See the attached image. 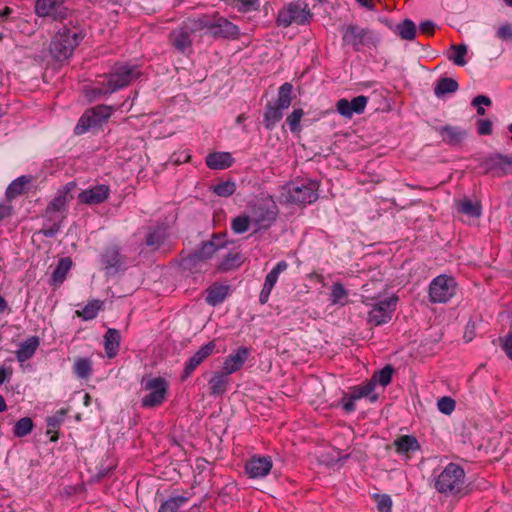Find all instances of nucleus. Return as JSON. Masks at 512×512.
Segmentation results:
<instances>
[{
    "label": "nucleus",
    "mask_w": 512,
    "mask_h": 512,
    "mask_svg": "<svg viewBox=\"0 0 512 512\" xmlns=\"http://www.w3.org/2000/svg\"><path fill=\"white\" fill-rule=\"evenodd\" d=\"M139 75L140 73L133 66L126 64L118 65L109 75L102 76L101 80L98 81L100 86L89 90L87 96L90 100H94L99 96L111 94L129 85Z\"/></svg>",
    "instance_id": "f257e3e1"
},
{
    "label": "nucleus",
    "mask_w": 512,
    "mask_h": 512,
    "mask_svg": "<svg viewBox=\"0 0 512 512\" xmlns=\"http://www.w3.org/2000/svg\"><path fill=\"white\" fill-rule=\"evenodd\" d=\"M83 39V33L79 27L63 26L53 37L50 44V53L57 60L69 58L74 49Z\"/></svg>",
    "instance_id": "f03ea898"
},
{
    "label": "nucleus",
    "mask_w": 512,
    "mask_h": 512,
    "mask_svg": "<svg viewBox=\"0 0 512 512\" xmlns=\"http://www.w3.org/2000/svg\"><path fill=\"white\" fill-rule=\"evenodd\" d=\"M465 472L455 463H449L435 476V489L442 494L456 495L464 487Z\"/></svg>",
    "instance_id": "7ed1b4c3"
},
{
    "label": "nucleus",
    "mask_w": 512,
    "mask_h": 512,
    "mask_svg": "<svg viewBox=\"0 0 512 512\" xmlns=\"http://www.w3.org/2000/svg\"><path fill=\"white\" fill-rule=\"evenodd\" d=\"M141 385L143 390L148 392V394L141 399V406L143 408L158 407L164 402L168 392V383L164 378H143Z\"/></svg>",
    "instance_id": "20e7f679"
},
{
    "label": "nucleus",
    "mask_w": 512,
    "mask_h": 512,
    "mask_svg": "<svg viewBox=\"0 0 512 512\" xmlns=\"http://www.w3.org/2000/svg\"><path fill=\"white\" fill-rule=\"evenodd\" d=\"M397 299L396 296H379L377 299H372L367 303L372 307L369 312V321L374 325L387 323L395 310Z\"/></svg>",
    "instance_id": "39448f33"
},
{
    "label": "nucleus",
    "mask_w": 512,
    "mask_h": 512,
    "mask_svg": "<svg viewBox=\"0 0 512 512\" xmlns=\"http://www.w3.org/2000/svg\"><path fill=\"white\" fill-rule=\"evenodd\" d=\"M112 111L113 108L107 105H98L94 108L88 109L80 117L75 127V134H83L89 128L101 124L103 121L107 120L111 116Z\"/></svg>",
    "instance_id": "423d86ee"
},
{
    "label": "nucleus",
    "mask_w": 512,
    "mask_h": 512,
    "mask_svg": "<svg viewBox=\"0 0 512 512\" xmlns=\"http://www.w3.org/2000/svg\"><path fill=\"white\" fill-rule=\"evenodd\" d=\"M34 10L37 16L53 20H64L69 15L65 0H36Z\"/></svg>",
    "instance_id": "0eeeda50"
},
{
    "label": "nucleus",
    "mask_w": 512,
    "mask_h": 512,
    "mask_svg": "<svg viewBox=\"0 0 512 512\" xmlns=\"http://www.w3.org/2000/svg\"><path fill=\"white\" fill-rule=\"evenodd\" d=\"M245 212L253 225L254 232L269 227L275 218V212L263 202L250 205Z\"/></svg>",
    "instance_id": "6e6552de"
},
{
    "label": "nucleus",
    "mask_w": 512,
    "mask_h": 512,
    "mask_svg": "<svg viewBox=\"0 0 512 512\" xmlns=\"http://www.w3.org/2000/svg\"><path fill=\"white\" fill-rule=\"evenodd\" d=\"M288 107V83H284L280 87L279 97L274 102L268 105L264 115V122L267 128H272L281 118L282 109Z\"/></svg>",
    "instance_id": "1a4fd4ad"
},
{
    "label": "nucleus",
    "mask_w": 512,
    "mask_h": 512,
    "mask_svg": "<svg viewBox=\"0 0 512 512\" xmlns=\"http://www.w3.org/2000/svg\"><path fill=\"white\" fill-rule=\"evenodd\" d=\"M101 263L107 275H114L125 268L126 258L117 247L110 246L102 253Z\"/></svg>",
    "instance_id": "9d476101"
},
{
    "label": "nucleus",
    "mask_w": 512,
    "mask_h": 512,
    "mask_svg": "<svg viewBox=\"0 0 512 512\" xmlns=\"http://www.w3.org/2000/svg\"><path fill=\"white\" fill-rule=\"evenodd\" d=\"M212 23L209 34L213 37L237 39L239 37V28L229 20L219 17L217 14L212 15Z\"/></svg>",
    "instance_id": "9b49d317"
},
{
    "label": "nucleus",
    "mask_w": 512,
    "mask_h": 512,
    "mask_svg": "<svg viewBox=\"0 0 512 512\" xmlns=\"http://www.w3.org/2000/svg\"><path fill=\"white\" fill-rule=\"evenodd\" d=\"M216 343L210 341L207 344L201 346L186 362L181 380L184 381L194 372V370L215 350Z\"/></svg>",
    "instance_id": "f8f14e48"
},
{
    "label": "nucleus",
    "mask_w": 512,
    "mask_h": 512,
    "mask_svg": "<svg viewBox=\"0 0 512 512\" xmlns=\"http://www.w3.org/2000/svg\"><path fill=\"white\" fill-rule=\"evenodd\" d=\"M249 356V348L245 346L237 348L232 354L228 355L225 358L222 370L229 375L239 371L243 367Z\"/></svg>",
    "instance_id": "ddd939ff"
},
{
    "label": "nucleus",
    "mask_w": 512,
    "mask_h": 512,
    "mask_svg": "<svg viewBox=\"0 0 512 512\" xmlns=\"http://www.w3.org/2000/svg\"><path fill=\"white\" fill-rule=\"evenodd\" d=\"M367 101V97L362 95L353 98L351 101L340 99L336 104V108L340 115L351 118L353 114H361L364 111Z\"/></svg>",
    "instance_id": "4468645a"
},
{
    "label": "nucleus",
    "mask_w": 512,
    "mask_h": 512,
    "mask_svg": "<svg viewBox=\"0 0 512 512\" xmlns=\"http://www.w3.org/2000/svg\"><path fill=\"white\" fill-rule=\"evenodd\" d=\"M316 184L313 182L303 183L290 190V200L299 204H310L317 199Z\"/></svg>",
    "instance_id": "2eb2a0df"
},
{
    "label": "nucleus",
    "mask_w": 512,
    "mask_h": 512,
    "mask_svg": "<svg viewBox=\"0 0 512 512\" xmlns=\"http://www.w3.org/2000/svg\"><path fill=\"white\" fill-rule=\"evenodd\" d=\"M272 468V462L269 457H252L245 464V471L251 478H261L266 476Z\"/></svg>",
    "instance_id": "dca6fc26"
},
{
    "label": "nucleus",
    "mask_w": 512,
    "mask_h": 512,
    "mask_svg": "<svg viewBox=\"0 0 512 512\" xmlns=\"http://www.w3.org/2000/svg\"><path fill=\"white\" fill-rule=\"evenodd\" d=\"M110 193V189L107 185H96L90 189L82 191L78 199L81 203L94 205L104 202Z\"/></svg>",
    "instance_id": "f3484780"
},
{
    "label": "nucleus",
    "mask_w": 512,
    "mask_h": 512,
    "mask_svg": "<svg viewBox=\"0 0 512 512\" xmlns=\"http://www.w3.org/2000/svg\"><path fill=\"white\" fill-rule=\"evenodd\" d=\"M191 34L182 24L181 27L175 29L170 35V43L178 51L184 53L192 45Z\"/></svg>",
    "instance_id": "a211bd4d"
},
{
    "label": "nucleus",
    "mask_w": 512,
    "mask_h": 512,
    "mask_svg": "<svg viewBox=\"0 0 512 512\" xmlns=\"http://www.w3.org/2000/svg\"><path fill=\"white\" fill-rule=\"evenodd\" d=\"M229 382V374L223 370L214 373L208 382L210 395L215 397L222 396L227 391Z\"/></svg>",
    "instance_id": "6ab92c4d"
},
{
    "label": "nucleus",
    "mask_w": 512,
    "mask_h": 512,
    "mask_svg": "<svg viewBox=\"0 0 512 512\" xmlns=\"http://www.w3.org/2000/svg\"><path fill=\"white\" fill-rule=\"evenodd\" d=\"M205 162L210 169L222 170L232 166L234 159L229 152H214L206 156Z\"/></svg>",
    "instance_id": "aec40b11"
},
{
    "label": "nucleus",
    "mask_w": 512,
    "mask_h": 512,
    "mask_svg": "<svg viewBox=\"0 0 512 512\" xmlns=\"http://www.w3.org/2000/svg\"><path fill=\"white\" fill-rule=\"evenodd\" d=\"M76 184L74 182H70L65 185L62 189H60L54 199L49 204L47 210L48 211H61L64 209L66 204L72 199V195L70 193L75 189Z\"/></svg>",
    "instance_id": "412c9836"
},
{
    "label": "nucleus",
    "mask_w": 512,
    "mask_h": 512,
    "mask_svg": "<svg viewBox=\"0 0 512 512\" xmlns=\"http://www.w3.org/2000/svg\"><path fill=\"white\" fill-rule=\"evenodd\" d=\"M367 36L368 31L355 25H349L343 31V41L354 47L363 44Z\"/></svg>",
    "instance_id": "4be33fe9"
},
{
    "label": "nucleus",
    "mask_w": 512,
    "mask_h": 512,
    "mask_svg": "<svg viewBox=\"0 0 512 512\" xmlns=\"http://www.w3.org/2000/svg\"><path fill=\"white\" fill-rule=\"evenodd\" d=\"M120 332L117 329L109 328L104 335V348L108 358H114L120 346Z\"/></svg>",
    "instance_id": "5701e85b"
},
{
    "label": "nucleus",
    "mask_w": 512,
    "mask_h": 512,
    "mask_svg": "<svg viewBox=\"0 0 512 512\" xmlns=\"http://www.w3.org/2000/svg\"><path fill=\"white\" fill-rule=\"evenodd\" d=\"M68 410L61 408L54 415L47 418V434L51 435L50 441L56 442L59 439L58 430L67 415Z\"/></svg>",
    "instance_id": "b1692460"
},
{
    "label": "nucleus",
    "mask_w": 512,
    "mask_h": 512,
    "mask_svg": "<svg viewBox=\"0 0 512 512\" xmlns=\"http://www.w3.org/2000/svg\"><path fill=\"white\" fill-rule=\"evenodd\" d=\"M39 346V339L36 336H32L23 343L20 344L19 349L16 351V357L19 362H25L29 360L36 352Z\"/></svg>",
    "instance_id": "393cba45"
},
{
    "label": "nucleus",
    "mask_w": 512,
    "mask_h": 512,
    "mask_svg": "<svg viewBox=\"0 0 512 512\" xmlns=\"http://www.w3.org/2000/svg\"><path fill=\"white\" fill-rule=\"evenodd\" d=\"M394 446L397 453L409 454L419 450L420 446L417 439L414 436L402 435L394 441Z\"/></svg>",
    "instance_id": "a878e982"
},
{
    "label": "nucleus",
    "mask_w": 512,
    "mask_h": 512,
    "mask_svg": "<svg viewBox=\"0 0 512 512\" xmlns=\"http://www.w3.org/2000/svg\"><path fill=\"white\" fill-rule=\"evenodd\" d=\"M224 247V239L219 235H214L210 241L203 244L197 257L199 259H208L212 257L220 248Z\"/></svg>",
    "instance_id": "bb28decb"
},
{
    "label": "nucleus",
    "mask_w": 512,
    "mask_h": 512,
    "mask_svg": "<svg viewBox=\"0 0 512 512\" xmlns=\"http://www.w3.org/2000/svg\"><path fill=\"white\" fill-rule=\"evenodd\" d=\"M440 134L445 142L448 144H459L467 136L464 129L454 126H445L440 130Z\"/></svg>",
    "instance_id": "cd10ccee"
},
{
    "label": "nucleus",
    "mask_w": 512,
    "mask_h": 512,
    "mask_svg": "<svg viewBox=\"0 0 512 512\" xmlns=\"http://www.w3.org/2000/svg\"><path fill=\"white\" fill-rule=\"evenodd\" d=\"M31 176H20L15 179L7 188L6 195L9 199L16 198L23 194L31 184Z\"/></svg>",
    "instance_id": "c85d7f7f"
},
{
    "label": "nucleus",
    "mask_w": 512,
    "mask_h": 512,
    "mask_svg": "<svg viewBox=\"0 0 512 512\" xmlns=\"http://www.w3.org/2000/svg\"><path fill=\"white\" fill-rule=\"evenodd\" d=\"M212 16L209 15H201L198 17L188 18L183 22L186 29L190 31V33H196L203 29L210 30L212 23Z\"/></svg>",
    "instance_id": "c756f323"
},
{
    "label": "nucleus",
    "mask_w": 512,
    "mask_h": 512,
    "mask_svg": "<svg viewBox=\"0 0 512 512\" xmlns=\"http://www.w3.org/2000/svg\"><path fill=\"white\" fill-rule=\"evenodd\" d=\"M457 209L460 213L469 219L478 218L481 214V208L477 201H471L467 198L460 199L456 202Z\"/></svg>",
    "instance_id": "7c9ffc66"
},
{
    "label": "nucleus",
    "mask_w": 512,
    "mask_h": 512,
    "mask_svg": "<svg viewBox=\"0 0 512 512\" xmlns=\"http://www.w3.org/2000/svg\"><path fill=\"white\" fill-rule=\"evenodd\" d=\"M374 388V381H369L351 388L350 392L353 394V398H357L358 400L368 398L370 402H375L378 396L374 393Z\"/></svg>",
    "instance_id": "2f4dec72"
},
{
    "label": "nucleus",
    "mask_w": 512,
    "mask_h": 512,
    "mask_svg": "<svg viewBox=\"0 0 512 512\" xmlns=\"http://www.w3.org/2000/svg\"><path fill=\"white\" fill-rule=\"evenodd\" d=\"M72 265V262L69 258H62L55 270L53 271L52 277H51V284L52 285H60L63 283L64 279L66 278V275L68 271L70 270Z\"/></svg>",
    "instance_id": "473e14b6"
},
{
    "label": "nucleus",
    "mask_w": 512,
    "mask_h": 512,
    "mask_svg": "<svg viewBox=\"0 0 512 512\" xmlns=\"http://www.w3.org/2000/svg\"><path fill=\"white\" fill-rule=\"evenodd\" d=\"M103 302L100 300H92L84 306L82 310H76L75 314L85 321L94 319L98 312L103 308Z\"/></svg>",
    "instance_id": "72a5a7b5"
},
{
    "label": "nucleus",
    "mask_w": 512,
    "mask_h": 512,
    "mask_svg": "<svg viewBox=\"0 0 512 512\" xmlns=\"http://www.w3.org/2000/svg\"><path fill=\"white\" fill-rule=\"evenodd\" d=\"M394 31L402 39H405V40H412V39H414V37L416 35L415 24L409 19H405L403 22L396 25Z\"/></svg>",
    "instance_id": "f704fd0d"
},
{
    "label": "nucleus",
    "mask_w": 512,
    "mask_h": 512,
    "mask_svg": "<svg viewBox=\"0 0 512 512\" xmlns=\"http://www.w3.org/2000/svg\"><path fill=\"white\" fill-rule=\"evenodd\" d=\"M189 500V496L171 497L161 504L158 512H177Z\"/></svg>",
    "instance_id": "c9c22d12"
},
{
    "label": "nucleus",
    "mask_w": 512,
    "mask_h": 512,
    "mask_svg": "<svg viewBox=\"0 0 512 512\" xmlns=\"http://www.w3.org/2000/svg\"><path fill=\"white\" fill-rule=\"evenodd\" d=\"M231 228L234 233L236 234H242L248 231L249 229H253V225L246 214L244 212L243 214L235 217L231 222Z\"/></svg>",
    "instance_id": "e433bc0d"
},
{
    "label": "nucleus",
    "mask_w": 512,
    "mask_h": 512,
    "mask_svg": "<svg viewBox=\"0 0 512 512\" xmlns=\"http://www.w3.org/2000/svg\"><path fill=\"white\" fill-rule=\"evenodd\" d=\"M244 261V257L239 252L229 253L219 265L222 271L232 270L239 267Z\"/></svg>",
    "instance_id": "4c0bfd02"
},
{
    "label": "nucleus",
    "mask_w": 512,
    "mask_h": 512,
    "mask_svg": "<svg viewBox=\"0 0 512 512\" xmlns=\"http://www.w3.org/2000/svg\"><path fill=\"white\" fill-rule=\"evenodd\" d=\"M311 13L307 10V5H295L290 7V23L297 22L303 24L309 20Z\"/></svg>",
    "instance_id": "58836bf2"
},
{
    "label": "nucleus",
    "mask_w": 512,
    "mask_h": 512,
    "mask_svg": "<svg viewBox=\"0 0 512 512\" xmlns=\"http://www.w3.org/2000/svg\"><path fill=\"white\" fill-rule=\"evenodd\" d=\"M34 427L33 421L29 417H23L19 419L13 429V434L15 437H24L28 435Z\"/></svg>",
    "instance_id": "ea45409f"
},
{
    "label": "nucleus",
    "mask_w": 512,
    "mask_h": 512,
    "mask_svg": "<svg viewBox=\"0 0 512 512\" xmlns=\"http://www.w3.org/2000/svg\"><path fill=\"white\" fill-rule=\"evenodd\" d=\"M450 49L453 53L448 56L449 60L458 66H464L466 64L465 55L467 54L468 50L467 46L465 44H453L451 45Z\"/></svg>",
    "instance_id": "a19ab883"
},
{
    "label": "nucleus",
    "mask_w": 512,
    "mask_h": 512,
    "mask_svg": "<svg viewBox=\"0 0 512 512\" xmlns=\"http://www.w3.org/2000/svg\"><path fill=\"white\" fill-rule=\"evenodd\" d=\"M226 4L241 13H247L255 10L258 0H224Z\"/></svg>",
    "instance_id": "79ce46f5"
},
{
    "label": "nucleus",
    "mask_w": 512,
    "mask_h": 512,
    "mask_svg": "<svg viewBox=\"0 0 512 512\" xmlns=\"http://www.w3.org/2000/svg\"><path fill=\"white\" fill-rule=\"evenodd\" d=\"M458 89V83L451 78H443L441 79L436 88H435V94L436 96H442L446 93H453L457 91Z\"/></svg>",
    "instance_id": "37998d69"
},
{
    "label": "nucleus",
    "mask_w": 512,
    "mask_h": 512,
    "mask_svg": "<svg viewBox=\"0 0 512 512\" xmlns=\"http://www.w3.org/2000/svg\"><path fill=\"white\" fill-rule=\"evenodd\" d=\"M91 362L86 358H79L74 363V373L82 379L88 378L91 374Z\"/></svg>",
    "instance_id": "c03bdc74"
},
{
    "label": "nucleus",
    "mask_w": 512,
    "mask_h": 512,
    "mask_svg": "<svg viewBox=\"0 0 512 512\" xmlns=\"http://www.w3.org/2000/svg\"><path fill=\"white\" fill-rule=\"evenodd\" d=\"M166 238V232L164 229H157L147 236L146 244L151 247L152 250H157L161 247Z\"/></svg>",
    "instance_id": "a18cd8bd"
},
{
    "label": "nucleus",
    "mask_w": 512,
    "mask_h": 512,
    "mask_svg": "<svg viewBox=\"0 0 512 512\" xmlns=\"http://www.w3.org/2000/svg\"><path fill=\"white\" fill-rule=\"evenodd\" d=\"M457 285L458 284L452 276L441 274L432 280L429 288H454Z\"/></svg>",
    "instance_id": "49530a36"
},
{
    "label": "nucleus",
    "mask_w": 512,
    "mask_h": 512,
    "mask_svg": "<svg viewBox=\"0 0 512 512\" xmlns=\"http://www.w3.org/2000/svg\"><path fill=\"white\" fill-rule=\"evenodd\" d=\"M228 291L229 290H207L208 293L205 297V301L211 306H216L227 298Z\"/></svg>",
    "instance_id": "de8ad7c7"
},
{
    "label": "nucleus",
    "mask_w": 512,
    "mask_h": 512,
    "mask_svg": "<svg viewBox=\"0 0 512 512\" xmlns=\"http://www.w3.org/2000/svg\"><path fill=\"white\" fill-rule=\"evenodd\" d=\"M235 190V183L230 181L219 183L213 187V192L220 197H229Z\"/></svg>",
    "instance_id": "09e8293b"
},
{
    "label": "nucleus",
    "mask_w": 512,
    "mask_h": 512,
    "mask_svg": "<svg viewBox=\"0 0 512 512\" xmlns=\"http://www.w3.org/2000/svg\"><path fill=\"white\" fill-rule=\"evenodd\" d=\"M285 269V262L278 263L277 266L266 276L264 288H272L277 281L279 273L285 271Z\"/></svg>",
    "instance_id": "8fccbe9b"
},
{
    "label": "nucleus",
    "mask_w": 512,
    "mask_h": 512,
    "mask_svg": "<svg viewBox=\"0 0 512 512\" xmlns=\"http://www.w3.org/2000/svg\"><path fill=\"white\" fill-rule=\"evenodd\" d=\"M429 298L434 303H444L448 301L452 296V290H428Z\"/></svg>",
    "instance_id": "3c124183"
},
{
    "label": "nucleus",
    "mask_w": 512,
    "mask_h": 512,
    "mask_svg": "<svg viewBox=\"0 0 512 512\" xmlns=\"http://www.w3.org/2000/svg\"><path fill=\"white\" fill-rule=\"evenodd\" d=\"M392 377V369L385 367L382 370L376 372L370 381H374V385L378 382L382 386H386Z\"/></svg>",
    "instance_id": "603ef678"
},
{
    "label": "nucleus",
    "mask_w": 512,
    "mask_h": 512,
    "mask_svg": "<svg viewBox=\"0 0 512 512\" xmlns=\"http://www.w3.org/2000/svg\"><path fill=\"white\" fill-rule=\"evenodd\" d=\"M375 500H376L378 512H391L392 500H391L390 496H388L386 494L376 495Z\"/></svg>",
    "instance_id": "864d4df0"
},
{
    "label": "nucleus",
    "mask_w": 512,
    "mask_h": 512,
    "mask_svg": "<svg viewBox=\"0 0 512 512\" xmlns=\"http://www.w3.org/2000/svg\"><path fill=\"white\" fill-rule=\"evenodd\" d=\"M437 407L440 412L450 415L455 409V402L449 397H442L438 400Z\"/></svg>",
    "instance_id": "5fc2aeb1"
},
{
    "label": "nucleus",
    "mask_w": 512,
    "mask_h": 512,
    "mask_svg": "<svg viewBox=\"0 0 512 512\" xmlns=\"http://www.w3.org/2000/svg\"><path fill=\"white\" fill-rule=\"evenodd\" d=\"M472 105L477 108V113L479 115H483L485 113L483 105L490 106L491 105V100L487 96L479 95V96H476L473 99Z\"/></svg>",
    "instance_id": "6e6d98bb"
},
{
    "label": "nucleus",
    "mask_w": 512,
    "mask_h": 512,
    "mask_svg": "<svg viewBox=\"0 0 512 512\" xmlns=\"http://www.w3.org/2000/svg\"><path fill=\"white\" fill-rule=\"evenodd\" d=\"M496 36L504 41L512 40V26L504 24L497 29Z\"/></svg>",
    "instance_id": "4d7b16f0"
},
{
    "label": "nucleus",
    "mask_w": 512,
    "mask_h": 512,
    "mask_svg": "<svg viewBox=\"0 0 512 512\" xmlns=\"http://www.w3.org/2000/svg\"><path fill=\"white\" fill-rule=\"evenodd\" d=\"M477 132L480 135H490L492 133V122L488 119L478 120Z\"/></svg>",
    "instance_id": "13d9d810"
},
{
    "label": "nucleus",
    "mask_w": 512,
    "mask_h": 512,
    "mask_svg": "<svg viewBox=\"0 0 512 512\" xmlns=\"http://www.w3.org/2000/svg\"><path fill=\"white\" fill-rule=\"evenodd\" d=\"M357 398H353V394L351 392L345 394L342 398L341 404L345 411L352 412L355 409V402Z\"/></svg>",
    "instance_id": "bf43d9fd"
},
{
    "label": "nucleus",
    "mask_w": 512,
    "mask_h": 512,
    "mask_svg": "<svg viewBox=\"0 0 512 512\" xmlns=\"http://www.w3.org/2000/svg\"><path fill=\"white\" fill-rule=\"evenodd\" d=\"M346 290H333L331 301L333 304H344Z\"/></svg>",
    "instance_id": "052dcab7"
},
{
    "label": "nucleus",
    "mask_w": 512,
    "mask_h": 512,
    "mask_svg": "<svg viewBox=\"0 0 512 512\" xmlns=\"http://www.w3.org/2000/svg\"><path fill=\"white\" fill-rule=\"evenodd\" d=\"M498 164L503 167L505 172L512 171V156H501L498 158Z\"/></svg>",
    "instance_id": "680f3d73"
},
{
    "label": "nucleus",
    "mask_w": 512,
    "mask_h": 512,
    "mask_svg": "<svg viewBox=\"0 0 512 512\" xmlns=\"http://www.w3.org/2000/svg\"><path fill=\"white\" fill-rule=\"evenodd\" d=\"M502 348L506 355L512 359V333L508 334L502 343Z\"/></svg>",
    "instance_id": "e2e57ef3"
},
{
    "label": "nucleus",
    "mask_w": 512,
    "mask_h": 512,
    "mask_svg": "<svg viewBox=\"0 0 512 512\" xmlns=\"http://www.w3.org/2000/svg\"><path fill=\"white\" fill-rule=\"evenodd\" d=\"M303 112L301 110H294L292 115L290 116V129L295 130L297 123L300 121Z\"/></svg>",
    "instance_id": "0e129e2a"
},
{
    "label": "nucleus",
    "mask_w": 512,
    "mask_h": 512,
    "mask_svg": "<svg viewBox=\"0 0 512 512\" xmlns=\"http://www.w3.org/2000/svg\"><path fill=\"white\" fill-rule=\"evenodd\" d=\"M420 30L422 33H425V34H431L434 30V24L430 21H427V22H423L421 25H420Z\"/></svg>",
    "instance_id": "69168bd1"
},
{
    "label": "nucleus",
    "mask_w": 512,
    "mask_h": 512,
    "mask_svg": "<svg viewBox=\"0 0 512 512\" xmlns=\"http://www.w3.org/2000/svg\"><path fill=\"white\" fill-rule=\"evenodd\" d=\"M11 374L12 371L10 369L0 367V385L3 384Z\"/></svg>",
    "instance_id": "338daca9"
},
{
    "label": "nucleus",
    "mask_w": 512,
    "mask_h": 512,
    "mask_svg": "<svg viewBox=\"0 0 512 512\" xmlns=\"http://www.w3.org/2000/svg\"><path fill=\"white\" fill-rule=\"evenodd\" d=\"M11 214V207L9 205L0 204V220L8 217Z\"/></svg>",
    "instance_id": "774afa93"
}]
</instances>
